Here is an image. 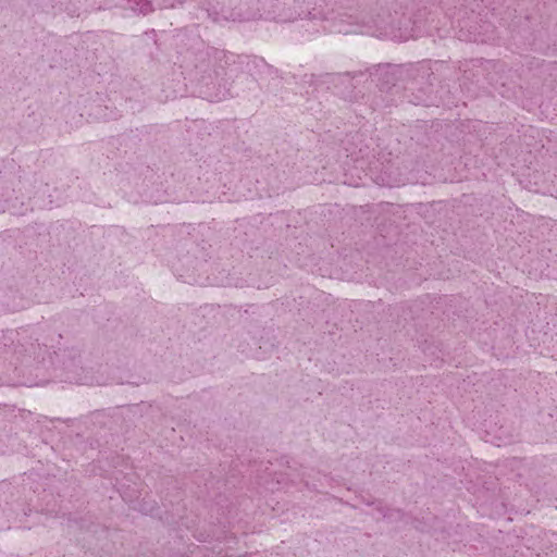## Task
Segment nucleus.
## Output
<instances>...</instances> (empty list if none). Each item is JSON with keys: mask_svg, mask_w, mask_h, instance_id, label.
Instances as JSON below:
<instances>
[{"mask_svg": "<svg viewBox=\"0 0 557 557\" xmlns=\"http://www.w3.org/2000/svg\"><path fill=\"white\" fill-rule=\"evenodd\" d=\"M134 3V10L141 14H147L151 11V7L147 0H128Z\"/></svg>", "mask_w": 557, "mask_h": 557, "instance_id": "f257e3e1", "label": "nucleus"}]
</instances>
